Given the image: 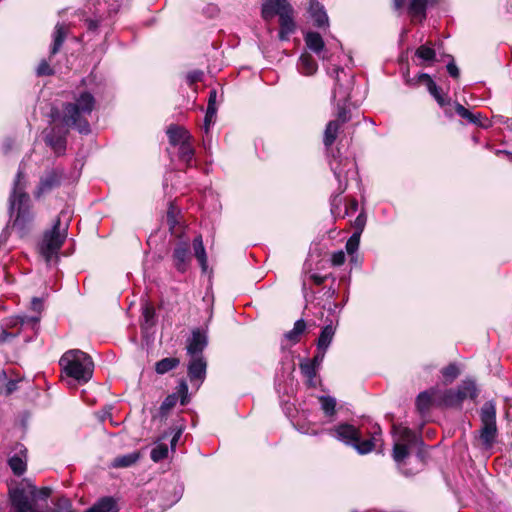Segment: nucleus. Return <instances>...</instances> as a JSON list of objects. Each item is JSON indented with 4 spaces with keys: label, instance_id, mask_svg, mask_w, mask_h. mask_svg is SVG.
Returning a JSON list of instances; mask_svg holds the SVG:
<instances>
[{
    "label": "nucleus",
    "instance_id": "nucleus-1",
    "mask_svg": "<svg viewBox=\"0 0 512 512\" xmlns=\"http://www.w3.org/2000/svg\"><path fill=\"white\" fill-rule=\"evenodd\" d=\"M25 184L24 173L19 169L9 198V209L11 216L15 217L13 227L20 231L24 230L26 224L33 218L30 211V197L25 192Z\"/></svg>",
    "mask_w": 512,
    "mask_h": 512
},
{
    "label": "nucleus",
    "instance_id": "nucleus-2",
    "mask_svg": "<svg viewBox=\"0 0 512 512\" xmlns=\"http://www.w3.org/2000/svg\"><path fill=\"white\" fill-rule=\"evenodd\" d=\"M59 364L68 377L79 383H86L92 377L94 363L91 357L81 350L73 349L65 352Z\"/></svg>",
    "mask_w": 512,
    "mask_h": 512
},
{
    "label": "nucleus",
    "instance_id": "nucleus-3",
    "mask_svg": "<svg viewBox=\"0 0 512 512\" xmlns=\"http://www.w3.org/2000/svg\"><path fill=\"white\" fill-rule=\"evenodd\" d=\"M95 105V99L89 92H83L75 103L64 106L60 117V124L66 128H87L86 116L89 115Z\"/></svg>",
    "mask_w": 512,
    "mask_h": 512
},
{
    "label": "nucleus",
    "instance_id": "nucleus-4",
    "mask_svg": "<svg viewBox=\"0 0 512 512\" xmlns=\"http://www.w3.org/2000/svg\"><path fill=\"white\" fill-rule=\"evenodd\" d=\"M65 214V211L60 213L51 231L45 233L41 243L40 252L47 263L57 258L58 251L66 238L68 223L64 225L61 224V218L64 217Z\"/></svg>",
    "mask_w": 512,
    "mask_h": 512
},
{
    "label": "nucleus",
    "instance_id": "nucleus-5",
    "mask_svg": "<svg viewBox=\"0 0 512 512\" xmlns=\"http://www.w3.org/2000/svg\"><path fill=\"white\" fill-rule=\"evenodd\" d=\"M395 443L393 447V459L401 463L408 457L410 450L419 448L423 441L409 428L402 426H393Z\"/></svg>",
    "mask_w": 512,
    "mask_h": 512
},
{
    "label": "nucleus",
    "instance_id": "nucleus-6",
    "mask_svg": "<svg viewBox=\"0 0 512 512\" xmlns=\"http://www.w3.org/2000/svg\"><path fill=\"white\" fill-rule=\"evenodd\" d=\"M480 417L482 427L479 437L484 448L490 449L495 443L497 436L496 407L493 401H488L483 404Z\"/></svg>",
    "mask_w": 512,
    "mask_h": 512
},
{
    "label": "nucleus",
    "instance_id": "nucleus-7",
    "mask_svg": "<svg viewBox=\"0 0 512 512\" xmlns=\"http://www.w3.org/2000/svg\"><path fill=\"white\" fill-rule=\"evenodd\" d=\"M338 154L340 152L338 151ZM330 167L336 179L338 180L339 195L342 194L347 188V180L349 175L356 174V163L353 159L342 157L341 155H332Z\"/></svg>",
    "mask_w": 512,
    "mask_h": 512
},
{
    "label": "nucleus",
    "instance_id": "nucleus-8",
    "mask_svg": "<svg viewBox=\"0 0 512 512\" xmlns=\"http://www.w3.org/2000/svg\"><path fill=\"white\" fill-rule=\"evenodd\" d=\"M342 125H348L350 128H367L375 125V123L364 117L358 110L343 107L339 109L336 119L327 123L326 128H339Z\"/></svg>",
    "mask_w": 512,
    "mask_h": 512
},
{
    "label": "nucleus",
    "instance_id": "nucleus-9",
    "mask_svg": "<svg viewBox=\"0 0 512 512\" xmlns=\"http://www.w3.org/2000/svg\"><path fill=\"white\" fill-rule=\"evenodd\" d=\"M167 135L170 144L178 147L180 159L190 165L194 157V146L189 130H167Z\"/></svg>",
    "mask_w": 512,
    "mask_h": 512
},
{
    "label": "nucleus",
    "instance_id": "nucleus-10",
    "mask_svg": "<svg viewBox=\"0 0 512 512\" xmlns=\"http://www.w3.org/2000/svg\"><path fill=\"white\" fill-rule=\"evenodd\" d=\"M335 81L336 85L334 88V98L338 99V102L346 101L350 98V93L354 84V76L348 74L343 68H335Z\"/></svg>",
    "mask_w": 512,
    "mask_h": 512
},
{
    "label": "nucleus",
    "instance_id": "nucleus-11",
    "mask_svg": "<svg viewBox=\"0 0 512 512\" xmlns=\"http://www.w3.org/2000/svg\"><path fill=\"white\" fill-rule=\"evenodd\" d=\"M62 177L63 173L58 169L46 171L40 178L39 185L35 192V196L41 197L51 192L53 189H55L61 184Z\"/></svg>",
    "mask_w": 512,
    "mask_h": 512
},
{
    "label": "nucleus",
    "instance_id": "nucleus-12",
    "mask_svg": "<svg viewBox=\"0 0 512 512\" xmlns=\"http://www.w3.org/2000/svg\"><path fill=\"white\" fill-rule=\"evenodd\" d=\"M286 13H293V8L287 0H265L262 4V17L272 19L275 15L281 17Z\"/></svg>",
    "mask_w": 512,
    "mask_h": 512
},
{
    "label": "nucleus",
    "instance_id": "nucleus-13",
    "mask_svg": "<svg viewBox=\"0 0 512 512\" xmlns=\"http://www.w3.org/2000/svg\"><path fill=\"white\" fill-rule=\"evenodd\" d=\"M207 362L203 356L191 357L188 364V377L192 384H196L197 388L206 377Z\"/></svg>",
    "mask_w": 512,
    "mask_h": 512
},
{
    "label": "nucleus",
    "instance_id": "nucleus-14",
    "mask_svg": "<svg viewBox=\"0 0 512 512\" xmlns=\"http://www.w3.org/2000/svg\"><path fill=\"white\" fill-rule=\"evenodd\" d=\"M172 259L177 271L184 273L191 260L189 243L179 242L173 250Z\"/></svg>",
    "mask_w": 512,
    "mask_h": 512
},
{
    "label": "nucleus",
    "instance_id": "nucleus-15",
    "mask_svg": "<svg viewBox=\"0 0 512 512\" xmlns=\"http://www.w3.org/2000/svg\"><path fill=\"white\" fill-rule=\"evenodd\" d=\"M330 434L347 445H353L358 439L359 431L350 424H340L330 430Z\"/></svg>",
    "mask_w": 512,
    "mask_h": 512
},
{
    "label": "nucleus",
    "instance_id": "nucleus-16",
    "mask_svg": "<svg viewBox=\"0 0 512 512\" xmlns=\"http://www.w3.org/2000/svg\"><path fill=\"white\" fill-rule=\"evenodd\" d=\"M418 83L427 87L429 93L434 97V99L442 108L450 105V99L440 92V89L428 74H420L418 76Z\"/></svg>",
    "mask_w": 512,
    "mask_h": 512
},
{
    "label": "nucleus",
    "instance_id": "nucleus-17",
    "mask_svg": "<svg viewBox=\"0 0 512 512\" xmlns=\"http://www.w3.org/2000/svg\"><path fill=\"white\" fill-rule=\"evenodd\" d=\"M207 346V336L204 332L196 329L192 332V337L188 340L187 353L190 357L203 356L202 352Z\"/></svg>",
    "mask_w": 512,
    "mask_h": 512
},
{
    "label": "nucleus",
    "instance_id": "nucleus-18",
    "mask_svg": "<svg viewBox=\"0 0 512 512\" xmlns=\"http://www.w3.org/2000/svg\"><path fill=\"white\" fill-rule=\"evenodd\" d=\"M454 106L456 113L461 118L465 119L467 124L475 125L478 128H488L489 124L487 123V118L483 117L481 113H474L458 103Z\"/></svg>",
    "mask_w": 512,
    "mask_h": 512
},
{
    "label": "nucleus",
    "instance_id": "nucleus-19",
    "mask_svg": "<svg viewBox=\"0 0 512 512\" xmlns=\"http://www.w3.org/2000/svg\"><path fill=\"white\" fill-rule=\"evenodd\" d=\"M454 106L456 113L461 118L465 119L467 124L475 125L478 128H488L489 124L487 123V118L483 117L481 113H474L458 103Z\"/></svg>",
    "mask_w": 512,
    "mask_h": 512
},
{
    "label": "nucleus",
    "instance_id": "nucleus-20",
    "mask_svg": "<svg viewBox=\"0 0 512 512\" xmlns=\"http://www.w3.org/2000/svg\"><path fill=\"white\" fill-rule=\"evenodd\" d=\"M66 132L67 130H49L45 136L46 144L50 146L58 155L65 151Z\"/></svg>",
    "mask_w": 512,
    "mask_h": 512
},
{
    "label": "nucleus",
    "instance_id": "nucleus-21",
    "mask_svg": "<svg viewBox=\"0 0 512 512\" xmlns=\"http://www.w3.org/2000/svg\"><path fill=\"white\" fill-rule=\"evenodd\" d=\"M305 43L307 47L313 51L318 57L327 59V50L325 49L324 41L321 35L317 32H308L305 35Z\"/></svg>",
    "mask_w": 512,
    "mask_h": 512
},
{
    "label": "nucleus",
    "instance_id": "nucleus-22",
    "mask_svg": "<svg viewBox=\"0 0 512 512\" xmlns=\"http://www.w3.org/2000/svg\"><path fill=\"white\" fill-rule=\"evenodd\" d=\"M435 400L439 405L447 407H458L462 404L456 389H448L444 392H436Z\"/></svg>",
    "mask_w": 512,
    "mask_h": 512
},
{
    "label": "nucleus",
    "instance_id": "nucleus-23",
    "mask_svg": "<svg viewBox=\"0 0 512 512\" xmlns=\"http://www.w3.org/2000/svg\"><path fill=\"white\" fill-rule=\"evenodd\" d=\"M459 399L463 402L466 399L474 400L478 396V389L474 380L466 379L456 388Z\"/></svg>",
    "mask_w": 512,
    "mask_h": 512
},
{
    "label": "nucleus",
    "instance_id": "nucleus-24",
    "mask_svg": "<svg viewBox=\"0 0 512 512\" xmlns=\"http://www.w3.org/2000/svg\"><path fill=\"white\" fill-rule=\"evenodd\" d=\"M297 68L302 75L312 76L317 72L318 65L310 54L303 53L299 58Z\"/></svg>",
    "mask_w": 512,
    "mask_h": 512
},
{
    "label": "nucleus",
    "instance_id": "nucleus-25",
    "mask_svg": "<svg viewBox=\"0 0 512 512\" xmlns=\"http://www.w3.org/2000/svg\"><path fill=\"white\" fill-rule=\"evenodd\" d=\"M292 15L293 13H286L279 17V38L282 41L288 40L289 36L295 31V23Z\"/></svg>",
    "mask_w": 512,
    "mask_h": 512
},
{
    "label": "nucleus",
    "instance_id": "nucleus-26",
    "mask_svg": "<svg viewBox=\"0 0 512 512\" xmlns=\"http://www.w3.org/2000/svg\"><path fill=\"white\" fill-rule=\"evenodd\" d=\"M68 26L65 24H56L55 31L53 33V44L50 50V55H55L61 48L63 42L66 39L67 33H68Z\"/></svg>",
    "mask_w": 512,
    "mask_h": 512
},
{
    "label": "nucleus",
    "instance_id": "nucleus-27",
    "mask_svg": "<svg viewBox=\"0 0 512 512\" xmlns=\"http://www.w3.org/2000/svg\"><path fill=\"white\" fill-rule=\"evenodd\" d=\"M309 11L318 27H322L328 23V16L319 2L310 0Z\"/></svg>",
    "mask_w": 512,
    "mask_h": 512
},
{
    "label": "nucleus",
    "instance_id": "nucleus-28",
    "mask_svg": "<svg viewBox=\"0 0 512 512\" xmlns=\"http://www.w3.org/2000/svg\"><path fill=\"white\" fill-rule=\"evenodd\" d=\"M305 330V321L303 319H299L295 322L293 329L284 334V339L288 341L290 345H294L300 341V337Z\"/></svg>",
    "mask_w": 512,
    "mask_h": 512
},
{
    "label": "nucleus",
    "instance_id": "nucleus-29",
    "mask_svg": "<svg viewBox=\"0 0 512 512\" xmlns=\"http://www.w3.org/2000/svg\"><path fill=\"white\" fill-rule=\"evenodd\" d=\"M430 0H410L408 11L413 19L422 21L426 17V6Z\"/></svg>",
    "mask_w": 512,
    "mask_h": 512
},
{
    "label": "nucleus",
    "instance_id": "nucleus-30",
    "mask_svg": "<svg viewBox=\"0 0 512 512\" xmlns=\"http://www.w3.org/2000/svg\"><path fill=\"white\" fill-rule=\"evenodd\" d=\"M194 255L203 271L207 270V255L203 245L202 236L198 235L193 240Z\"/></svg>",
    "mask_w": 512,
    "mask_h": 512
},
{
    "label": "nucleus",
    "instance_id": "nucleus-31",
    "mask_svg": "<svg viewBox=\"0 0 512 512\" xmlns=\"http://www.w3.org/2000/svg\"><path fill=\"white\" fill-rule=\"evenodd\" d=\"M140 459V452L134 451L126 455H120L114 458L112 466L114 468H127L134 465Z\"/></svg>",
    "mask_w": 512,
    "mask_h": 512
},
{
    "label": "nucleus",
    "instance_id": "nucleus-32",
    "mask_svg": "<svg viewBox=\"0 0 512 512\" xmlns=\"http://www.w3.org/2000/svg\"><path fill=\"white\" fill-rule=\"evenodd\" d=\"M334 334L335 328L332 324H328L323 327L317 342L318 350L326 351L333 340Z\"/></svg>",
    "mask_w": 512,
    "mask_h": 512
},
{
    "label": "nucleus",
    "instance_id": "nucleus-33",
    "mask_svg": "<svg viewBox=\"0 0 512 512\" xmlns=\"http://www.w3.org/2000/svg\"><path fill=\"white\" fill-rule=\"evenodd\" d=\"M86 512H118V508L112 497H104Z\"/></svg>",
    "mask_w": 512,
    "mask_h": 512
},
{
    "label": "nucleus",
    "instance_id": "nucleus-34",
    "mask_svg": "<svg viewBox=\"0 0 512 512\" xmlns=\"http://www.w3.org/2000/svg\"><path fill=\"white\" fill-rule=\"evenodd\" d=\"M180 364V360L176 357H167L164 358L155 364V371L162 375L173 369H175Z\"/></svg>",
    "mask_w": 512,
    "mask_h": 512
},
{
    "label": "nucleus",
    "instance_id": "nucleus-35",
    "mask_svg": "<svg viewBox=\"0 0 512 512\" xmlns=\"http://www.w3.org/2000/svg\"><path fill=\"white\" fill-rule=\"evenodd\" d=\"M166 435H163L156 443L155 446L151 450L150 457L152 461L159 462L168 456V446L165 443H162L161 440L165 439Z\"/></svg>",
    "mask_w": 512,
    "mask_h": 512
},
{
    "label": "nucleus",
    "instance_id": "nucleus-36",
    "mask_svg": "<svg viewBox=\"0 0 512 512\" xmlns=\"http://www.w3.org/2000/svg\"><path fill=\"white\" fill-rule=\"evenodd\" d=\"M435 393L434 392L433 394L425 391V392H422L418 395L417 399H416V407H417V410L423 414L425 413L426 411H428L430 405L432 402H437L435 400Z\"/></svg>",
    "mask_w": 512,
    "mask_h": 512
},
{
    "label": "nucleus",
    "instance_id": "nucleus-37",
    "mask_svg": "<svg viewBox=\"0 0 512 512\" xmlns=\"http://www.w3.org/2000/svg\"><path fill=\"white\" fill-rule=\"evenodd\" d=\"M361 434H358V439L353 443V447L357 450L359 454H367L371 452L375 447L376 436H373L371 439L361 440Z\"/></svg>",
    "mask_w": 512,
    "mask_h": 512
},
{
    "label": "nucleus",
    "instance_id": "nucleus-38",
    "mask_svg": "<svg viewBox=\"0 0 512 512\" xmlns=\"http://www.w3.org/2000/svg\"><path fill=\"white\" fill-rule=\"evenodd\" d=\"M319 402L321 409L324 411L326 416H333L335 414L336 400L330 396H320Z\"/></svg>",
    "mask_w": 512,
    "mask_h": 512
},
{
    "label": "nucleus",
    "instance_id": "nucleus-39",
    "mask_svg": "<svg viewBox=\"0 0 512 512\" xmlns=\"http://www.w3.org/2000/svg\"><path fill=\"white\" fill-rule=\"evenodd\" d=\"M416 57L424 62H433L436 57L434 49L427 45H421L415 52Z\"/></svg>",
    "mask_w": 512,
    "mask_h": 512
},
{
    "label": "nucleus",
    "instance_id": "nucleus-40",
    "mask_svg": "<svg viewBox=\"0 0 512 512\" xmlns=\"http://www.w3.org/2000/svg\"><path fill=\"white\" fill-rule=\"evenodd\" d=\"M9 465L16 475H21L26 470V463L18 456L10 458Z\"/></svg>",
    "mask_w": 512,
    "mask_h": 512
},
{
    "label": "nucleus",
    "instance_id": "nucleus-41",
    "mask_svg": "<svg viewBox=\"0 0 512 512\" xmlns=\"http://www.w3.org/2000/svg\"><path fill=\"white\" fill-rule=\"evenodd\" d=\"M360 244V232H355L348 239L346 243V251L348 254L353 255L359 248Z\"/></svg>",
    "mask_w": 512,
    "mask_h": 512
},
{
    "label": "nucleus",
    "instance_id": "nucleus-42",
    "mask_svg": "<svg viewBox=\"0 0 512 512\" xmlns=\"http://www.w3.org/2000/svg\"><path fill=\"white\" fill-rule=\"evenodd\" d=\"M459 373V369L455 364H449L442 370V375L448 383H451L453 380H455Z\"/></svg>",
    "mask_w": 512,
    "mask_h": 512
},
{
    "label": "nucleus",
    "instance_id": "nucleus-43",
    "mask_svg": "<svg viewBox=\"0 0 512 512\" xmlns=\"http://www.w3.org/2000/svg\"><path fill=\"white\" fill-rule=\"evenodd\" d=\"M316 366H314V363H310L309 361L303 362L300 364V370L303 373V375L309 379L313 380L316 376Z\"/></svg>",
    "mask_w": 512,
    "mask_h": 512
},
{
    "label": "nucleus",
    "instance_id": "nucleus-44",
    "mask_svg": "<svg viewBox=\"0 0 512 512\" xmlns=\"http://www.w3.org/2000/svg\"><path fill=\"white\" fill-rule=\"evenodd\" d=\"M178 396L176 394L169 395L165 398L160 406L162 414H166L176 404Z\"/></svg>",
    "mask_w": 512,
    "mask_h": 512
},
{
    "label": "nucleus",
    "instance_id": "nucleus-45",
    "mask_svg": "<svg viewBox=\"0 0 512 512\" xmlns=\"http://www.w3.org/2000/svg\"><path fill=\"white\" fill-rule=\"evenodd\" d=\"M339 137V130H325L324 133V144L328 148L330 147Z\"/></svg>",
    "mask_w": 512,
    "mask_h": 512
},
{
    "label": "nucleus",
    "instance_id": "nucleus-46",
    "mask_svg": "<svg viewBox=\"0 0 512 512\" xmlns=\"http://www.w3.org/2000/svg\"><path fill=\"white\" fill-rule=\"evenodd\" d=\"M155 310L152 306L146 305L143 309V318L145 321V325L151 326L154 323Z\"/></svg>",
    "mask_w": 512,
    "mask_h": 512
},
{
    "label": "nucleus",
    "instance_id": "nucleus-47",
    "mask_svg": "<svg viewBox=\"0 0 512 512\" xmlns=\"http://www.w3.org/2000/svg\"><path fill=\"white\" fill-rule=\"evenodd\" d=\"M216 117V108L209 103L205 115V127L208 128L210 125L214 124V118Z\"/></svg>",
    "mask_w": 512,
    "mask_h": 512
},
{
    "label": "nucleus",
    "instance_id": "nucleus-48",
    "mask_svg": "<svg viewBox=\"0 0 512 512\" xmlns=\"http://www.w3.org/2000/svg\"><path fill=\"white\" fill-rule=\"evenodd\" d=\"M53 74V69L46 60H42L37 67L38 76H49Z\"/></svg>",
    "mask_w": 512,
    "mask_h": 512
},
{
    "label": "nucleus",
    "instance_id": "nucleus-49",
    "mask_svg": "<svg viewBox=\"0 0 512 512\" xmlns=\"http://www.w3.org/2000/svg\"><path fill=\"white\" fill-rule=\"evenodd\" d=\"M178 394L181 396V404L185 405L188 402V385L185 381H181L178 386Z\"/></svg>",
    "mask_w": 512,
    "mask_h": 512
},
{
    "label": "nucleus",
    "instance_id": "nucleus-50",
    "mask_svg": "<svg viewBox=\"0 0 512 512\" xmlns=\"http://www.w3.org/2000/svg\"><path fill=\"white\" fill-rule=\"evenodd\" d=\"M203 78V72L201 70H194L187 74V81L190 85L201 81Z\"/></svg>",
    "mask_w": 512,
    "mask_h": 512
},
{
    "label": "nucleus",
    "instance_id": "nucleus-51",
    "mask_svg": "<svg viewBox=\"0 0 512 512\" xmlns=\"http://www.w3.org/2000/svg\"><path fill=\"white\" fill-rule=\"evenodd\" d=\"M332 264L340 266L345 262V253L343 251H337L332 255Z\"/></svg>",
    "mask_w": 512,
    "mask_h": 512
},
{
    "label": "nucleus",
    "instance_id": "nucleus-52",
    "mask_svg": "<svg viewBox=\"0 0 512 512\" xmlns=\"http://www.w3.org/2000/svg\"><path fill=\"white\" fill-rule=\"evenodd\" d=\"M358 209V202L355 199L349 200V202L346 204L345 207V213L342 217H345L346 215L353 214Z\"/></svg>",
    "mask_w": 512,
    "mask_h": 512
},
{
    "label": "nucleus",
    "instance_id": "nucleus-53",
    "mask_svg": "<svg viewBox=\"0 0 512 512\" xmlns=\"http://www.w3.org/2000/svg\"><path fill=\"white\" fill-rule=\"evenodd\" d=\"M340 204H341V198H339V195H337L332 199V202H331V213L335 217L339 216V214H340V208H339Z\"/></svg>",
    "mask_w": 512,
    "mask_h": 512
},
{
    "label": "nucleus",
    "instance_id": "nucleus-54",
    "mask_svg": "<svg viewBox=\"0 0 512 512\" xmlns=\"http://www.w3.org/2000/svg\"><path fill=\"white\" fill-rule=\"evenodd\" d=\"M366 218L363 214L358 215V217L355 220V228L356 232L362 233L364 226H365Z\"/></svg>",
    "mask_w": 512,
    "mask_h": 512
},
{
    "label": "nucleus",
    "instance_id": "nucleus-55",
    "mask_svg": "<svg viewBox=\"0 0 512 512\" xmlns=\"http://www.w3.org/2000/svg\"><path fill=\"white\" fill-rule=\"evenodd\" d=\"M325 352L324 350H318V353L313 357L312 361H309L310 363H314V366H319L324 357H325Z\"/></svg>",
    "mask_w": 512,
    "mask_h": 512
},
{
    "label": "nucleus",
    "instance_id": "nucleus-56",
    "mask_svg": "<svg viewBox=\"0 0 512 512\" xmlns=\"http://www.w3.org/2000/svg\"><path fill=\"white\" fill-rule=\"evenodd\" d=\"M447 71H448V73L450 74L451 77H453V78H458L459 77V69L455 65L454 62H450L447 65Z\"/></svg>",
    "mask_w": 512,
    "mask_h": 512
},
{
    "label": "nucleus",
    "instance_id": "nucleus-57",
    "mask_svg": "<svg viewBox=\"0 0 512 512\" xmlns=\"http://www.w3.org/2000/svg\"><path fill=\"white\" fill-rule=\"evenodd\" d=\"M181 434H182V429H178L177 431H175L171 441H170V445H171V449L174 450L177 442L179 441L180 437H181Z\"/></svg>",
    "mask_w": 512,
    "mask_h": 512
},
{
    "label": "nucleus",
    "instance_id": "nucleus-58",
    "mask_svg": "<svg viewBox=\"0 0 512 512\" xmlns=\"http://www.w3.org/2000/svg\"><path fill=\"white\" fill-rule=\"evenodd\" d=\"M31 306L34 311L40 312L42 309V300L40 298H33Z\"/></svg>",
    "mask_w": 512,
    "mask_h": 512
},
{
    "label": "nucleus",
    "instance_id": "nucleus-59",
    "mask_svg": "<svg viewBox=\"0 0 512 512\" xmlns=\"http://www.w3.org/2000/svg\"><path fill=\"white\" fill-rule=\"evenodd\" d=\"M17 383L15 381H10L6 386V394H11L16 390Z\"/></svg>",
    "mask_w": 512,
    "mask_h": 512
},
{
    "label": "nucleus",
    "instance_id": "nucleus-60",
    "mask_svg": "<svg viewBox=\"0 0 512 512\" xmlns=\"http://www.w3.org/2000/svg\"><path fill=\"white\" fill-rule=\"evenodd\" d=\"M51 494V489L48 487H44L40 490V495L42 498H47Z\"/></svg>",
    "mask_w": 512,
    "mask_h": 512
},
{
    "label": "nucleus",
    "instance_id": "nucleus-61",
    "mask_svg": "<svg viewBox=\"0 0 512 512\" xmlns=\"http://www.w3.org/2000/svg\"><path fill=\"white\" fill-rule=\"evenodd\" d=\"M312 279L313 281L317 284V285H320L324 282L325 280V277L323 276H320V275H312Z\"/></svg>",
    "mask_w": 512,
    "mask_h": 512
},
{
    "label": "nucleus",
    "instance_id": "nucleus-62",
    "mask_svg": "<svg viewBox=\"0 0 512 512\" xmlns=\"http://www.w3.org/2000/svg\"><path fill=\"white\" fill-rule=\"evenodd\" d=\"M406 0H394L395 9H400L404 6Z\"/></svg>",
    "mask_w": 512,
    "mask_h": 512
},
{
    "label": "nucleus",
    "instance_id": "nucleus-63",
    "mask_svg": "<svg viewBox=\"0 0 512 512\" xmlns=\"http://www.w3.org/2000/svg\"><path fill=\"white\" fill-rule=\"evenodd\" d=\"M97 27H98V22H97V21H95V20H89V22H88V28H89L90 30H94V29H96Z\"/></svg>",
    "mask_w": 512,
    "mask_h": 512
},
{
    "label": "nucleus",
    "instance_id": "nucleus-64",
    "mask_svg": "<svg viewBox=\"0 0 512 512\" xmlns=\"http://www.w3.org/2000/svg\"><path fill=\"white\" fill-rule=\"evenodd\" d=\"M215 97H216V92L212 91L210 94L209 103H211L213 106H214L213 103H214Z\"/></svg>",
    "mask_w": 512,
    "mask_h": 512
}]
</instances>
